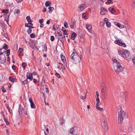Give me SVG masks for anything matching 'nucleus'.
I'll list each match as a JSON object with an SVG mask.
<instances>
[{"mask_svg": "<svg viewBox=\"0 0 135 135\" xmlns=\"http://www.w3.org/2000/svg\"><path fill=\"white\" fill-rule=\"evenodd\" d=\"M114 68L117 73L123 71L124 68H123L117 60H112Z\"/></svg>", "mask_w": 135, "mask_h": 135, "instance_id": "nucleus-1", "label": "nucleus"}, {"mask_svg": "<svg viewBox=\"0 0 135 135\" xmlns=\"http://www.w3.org/2000/svg\"><path fill=\"white\" fill-rule=\"evenodd\" d=\"M128 114L127 113H126L122 109L120 110L118 112V122L120 124L122 123L124 119L127 118Z\"/></svg>", "mask_w": 135, "mask_h": 135, "instance_id": "nucleus-2", "label": "nucleus"}, {"mask_svg": "<svg viewBox=\"0 0 135 135\" xmlns=\"http://www.w3.org/2000/svg\"><path fill=\"white\" fill-rule=\"evenodd\" d=\"M70 133L78 135V128L76 126H74L70 131Z\"/></svg>", "mask_w": 135, "mask_h": 135, "instance_id": "nucleus-3", "label": "nucleus"}, {"mask_svg": "<svg viewBox=\"0 0 135 135\" xmlns=\"http://www.w3.org/2000/svg\"><path fill=\"white\" fill-rule=\"evenodd\" d=\"M123 57L124 58H127L128 59H131L130 53L127 50H126L124 51Z\"/></svg>", "mask_w": 135, "mask_h": 135, "instance_id": "nucleus-4", "label": "nucleus"}, {"mask_svg": "<svg viewBox=\"0 0 135 135\" xmlns=\"http://www.w3.org/2000/svg\"><path fill=\"white\" fill-rule=\"evenodd\" d=\"M72 59H80L78 55L76 52H73L70 56Z\"/></svg>", "mask_w": 135, "mask_h": 135, "instance_id": "nucleus-5", "label": "nucleus"}, {"mask_svg": "<svg viewBox=\"0 0 135 135\" xmlns=\"http://www.w3.org/2000/svg\"><path fill=\"white\" fill-rule=\"evenodd\" d=\"M87 6L85 4H81L79 5L78 7V10L80 11H82L85 8H86Z\"/></svg>", "mask_w": 135, "mask_h": 135, "instance_id": "nucleus-6", "label": "nucleus"}, {"mask_svg": "<svg viewBox=\"0 0 135 135\" xmlns=\"http://www.w3.org/2000/svg\"><path fill=\"white\" fill-rule=\"evenodd\" d=\"M101 122L102 126H105V125L107 124L106 119L105 117L104 116L102 117L101 119Z\"/></svg>", "mask_w": 135, "mask_h": 135, "instance_id": "nucleus-7", "label": "nucleus"}, {"mask_svg": "<svg viewBox=\"0 0 135 135\" xmlns=\"http://www.w3.org/2000/svg\"><path fill=\"white\" fill-rule=\"evenodd\" d=\"M19 112L21 117L24 114V109L20 105L19 106Z\"/></svg>", "mask_w": 135, "mask_h": 135, "instance_id": "nucleus-8", "label": "nucleus"}, {"mask_svg": "<svg viewBox=\"0 0 135 135\" xmlns=\"http://www.w3.org/2000/svg\"><path fill=\"white\" fill-rule=\"evenodd\" d=\"M107 91V90L105 86V85L103 83L102 86L101 92L102 94L103 95H104L105 94V92Z\"/></svg>", "mask_w": 135, "mask_h": 135, "instance_id": "nucleus-9", "label": "nucleus"}, {"mask_svg": "<svg viewBox=\"0 0 135 135\" xmlns=\"http://www.w3.org/2000/svg\"><path fill=\"white\" fill-rule=\"evenodd\" d=\"M57 34L59 35V40H60L62 43L64 42L65 36H64V37H62V34L59 33H58Z\"/></svg>", "mask_w": 135, "mask_h": 135, "instance_id": "nucleus-10", "label": "nucleus"}, {"mask_svg": "<svg viewBox=\"0 0 135 135\" xmlns=\"http://www.w3.org/2000/svg\"><path fill=\"white\" fill-rule=\"evenodd\" d=\"M115 43L116 44L118 45H119L122 46L123 47H126V45L125 44L119 41L118 40H115Z\"/></svg>", "mask_w": 135, "mask_h": 135, "instance_id": "nucleus-11", "label": "nucleus"}, {"mask_svg": "<svg viewBox=\"0 0 135 135\" xmlns=\"http://www.w3.org/2000/svg\"><path fill=\"white\" fill-rule=\"evenodd\" d=\"M27 79H30L32 80L33 79L32 75L31 73H30L29 72H27L26 74Z\"/></svg>", "mask_w": 135, "mask_h": 135, "instance_id": "nucleus-12", "label": "nucleus"}, {"mask_svg": "<svg viewBox=\"0 0 135 135\" xmlns=\"http://www.w3.org/2000/svg\"><path fill=\"white\" fill-rule=\"evenodd\" d=\"M107 13L106 10L104 7H102L101 8L100 14L102 15H104Z\"/></svg>", "mask_w": 135, "mask_h": 135, "instance_id": "nucleus-13", "label": "nucleus"}, {"mask_svg": "<svg viewBox=\"0 0 135 135\" xmlns=\"http://www.w3.org/2000/svg\"><path fill=\"white\" fill-rule=\"evenodd\" d=\"M86 27L89 32H91V31L92 26L89 24H87L86 25Z\"/></svg>", "mask_w": 135, "mask_h": 135, "instance_id": "nucleus-14", "label": "nucleus"}, {"mask_svg": "<svg viewBox=\"0 0 135 135\" xmlns=\"http://www.w3.org/2000/svg\"><path fill=\"white\" fill-rule=\"evenodd\" d=\"M75 22L76 21L74 20H72L71 23L69 24L71 28L73 29L74 27L75 24Z\"/></svg>", "mask_w": 135, "mask_h": 135, "instance_id": "nucleus-15", "label": "nucleus"}, {"mask_svg": "<svg viewBox=\"0 0 135 135\" xmlns=\"http://www.w3.org/2000/svg\"><path fill=\"white\" fill-rule=\"evenodd\" d=\"M26 19L29 25H33V24L31 23L32 21L30 16H27L26 17Z\"/></svg>", "mask_w": 135, "mask_h": 135, "instance_id": "nucleus-16", "label": "nucleus"}, {"mask_svg": "<svg viewBox=\"0 0 135 135\" xmlns=\"http://www.w3.org/2000/svg\"><path fill=\"white\" fill-rule=\"evenodd\" d=\"M114 9L113 8L110 7L108 8V10L111 12L112 14H114L115 12V11L114 10Z\"/></svg>", "mask_w": 135, "mask_h": 135, "instance_id": "nucleus-17", "label": "nucleus"}, {"mask_svg": "<svg viewBox=\"0 0 135 135\" xmlns=\"http://www.w3.org/2000/svg\"><path fill=\"white\" fill-rule=\"evenodd\" d=\"M0 59H6L5 55L3 54V52H1L0 54Z\"/></svg>", "mask_w": 135, "mask_h": 135, "instance_id": "nucleus-18", "label": "nucleus"}, {"mask_svg": "<svg viewBox=\"0 0 135 135\" xmlns=\"http://www.w3.org/2000/svg\"><path fill=\"white\" fill-rule=\"evenodd\" d=\"M104 131L107 132L108 130V126L107 124L105 125V126H102Z\"/></svg>", "mask_w": 135, "mask_h": 135, "instance_id": "nucleus-19", "label": "nucleus"}, {"mask_svg": "<svg viewBox=\"0 0 135 135\" xmlns=\"http://www.w3.org/2000/svg\"><path fill=\"white\" fill-rule=\"evenodd\" d=\"M76 34L75 33H74L72 34L71 35V38L73 40L75 39L76 37Z\"/></svg>", "mask_w": 135, "mask_h": 135, "instance_id": "nucleus-20", "label": "nucleus"}, {"mask_svg": "<svg viewBox=\"0 0 135 135\" xmlns=\"http://www.w3.org/2000/svg\"><path fill=\"white\" fill-rule=\"evenodd\" d=\"M4 16H5V21L8 22V21L9 20V16L6 15V14H4Z\"/></svg>", "mask_w": 135, "mask_h": 135, "instance_id": "nucleus-21", "label": "nucleus"}, {"mask_svg": "<svg viewBox=\"0 0 135 135\" xmlns=\"http://www.w3.org/2000/svg\"><path fill=\"white\" fill-rule=\"evenodd\" d=\"M51 4V2H50L49 1H47L46 2L45 4L46 6H49Z\"/></svg>", "mask_w": 135, "mask_h": 135, "instance_id": "nucleus-22", "label": "nucleus"}, {"mask_svg": "<svg viewBox=\"0 0 135 135\" xmlns=\"http://www.w3.org/2000/svg\"><path fill=\"white\" fill-rule=\"evenodd\" d=\"M29 24L28 23H26L25 25V26L30 28H34V27L32 26L33 25H29Z\"/></svg>", "mask_w": 135, "mask_h": 135, "instance_id": "nucleus-23", "label": "nucleus"}, {"mask_svg": "<svg viewBox=\"0 0 135 135\" xmlns=\"http://www.w3.org/2000/svg\"><path fill=\"white\" fill-rule=\"evenodd\" d=\"M48 8L49 9V13H51L52 11L54 9V7H49Z\"/></svg>", "mask_w": 135, "mask_h": 135, "instance_id": "nucleus-24", "label": "nucleus"}, {"mask_svg": "<svg viewBox=\"0 0 135 135\" xmlns=\"http://www.w3.org/2000/svg\"><path fill=\"white\" fill-rule=\"evenodd\" d=\"M124 52V51H119L118 52V54L119 55H120V56L123 57V55Z\"/></svg>", "mask_w": 135, "mask_h": 135, "instance_id": "nucleus-25", "label": "nucleus"}, {"mask_svg": "<svg viewBox=\"0 0 135 135\" xmlns=\"http://www.w3.org/2000/svg\"><path fill=\"white\" fill-rule=\"evenodd\" d=\"M2 13H5L6 14H8L9 12V11L8 10L3 9L2 10Z\"/></svg>", "mask_w": 135, "mask_h": 135, "instance_id": "nucleus-26", "label": "nucleus"}, {"mask_svg": "<svg viewBox=\"0 0 135 135\" xmlns=\"http://www.w3.org/2000/svg\"><path fill=\"white\" fill-rule=\"evenodd\" d=\"M133 128L132 127H129L128 129V131L129 132H131L133 131Z\"/></svg>", "mask_w": 135, "mask_h": 135, "instance_id": "nucleus-27", "label": "nucleus"}, {"mask_svg": "<svg viewBox=\"0 0 135 135\" xmlns=\"http://www.w3.org/2000/svg\"><path fill=\"white\" fill-rule=\"evenodd\" d=\"M30 106L31 108H34L35 107V106L33 102H32L30 103Z\"/></svg>", "mask_w": 135, "mask_h": 135, "instance_id": "nucleus-28", "label": "nucleus"}, {"mask_svg": "<svg viewBox=\"0 0 135 135\" xmlns=\"http://www.w3.org/2000/svg\"><path fill=\"white\" fill-rule=\"evenodd\" d=\"M9 80L11 81L12 82L14 83L15 81V80L11 76L9 77Z\"/></svg>", "mask_w": 135, "mask_h": 135, "instance_id": "nucleus-29", "label": "nucleus"}, {"mask_svg": "<svg viewBox=\"0 0 135 135\" xmlns=\"http://www.w3.org/2000/svg\"><path fill=\"white\" fill-rule=\"evenodd\" d=\"M8 45H7L6 44H3V48L6 50V49H8Z\"/></svg>", "mask_w": 135, "mask_h": 135, "instance_id": "nucleus-30", "label": "nucleus"}, {"mask_svg": "<svg viewBox=\"0 0 135 135\" xmlns=\"http://www.w3.org/2000/svg\"><path fill=\"white\" fill-rule=\"evenodd\" d=\"M61 60L63 62L64 65L66 66L67 63L66 60Z\"/></svg>", "mask_w": 135, "mask_h": 135, "instance_id": "nucleus-31", "label": "nucleus"}, {"mask_svg": "<svg viewBox=\"0 0 135 135\" xmlns=\"http://www.w3.org/2000/svg\"><path fill=\"white\" fill-rule=\"evenodd\" d=\"M27 65L26 63L25 62H23L22 64V66L24 69H25V67Z\"/></svg>", "mask_w": 135, "mask_h": 135, "instance_id": "nucleus-32", "label": "nucleus"}, {"mask_svg": "<svg viewBox=\"0 0 135 135\" xmlns=\"http://www.w3.org/2000/svg\"><path fill=\"white\" fill-rule=\"evenodd\" d=\"M64 26L66 28H68V24L66 21L64 22Z\"/></svg>", "mask_w": 135, "mask_h": 135, "instance_id": "nucleus-33", "label": "nucleus"}, {"mask_svg": "<svg viewBox=\"0 0 135 135\" xmlns=\"http://www.w3.org/2000/svg\"><path fill=\"white\" fill-rule=\"evenodd\" d=\"M96 108L99 110H100V111H102L103 110V108H101L99 106H96Z\"/></svg>", "mask_w": 135, "mask_h": 135, "instance_id": "nucleus-34", "label": "nucleus"}, {"mask_svg": "<svg viewBox=\"0 0 135 135\" xmlns=\"http://www.w3.org/2000/svg\"><path fill=\"white\" fill-rule=\"evenodd\" d=\"M106 26L107 27H109L110 26L111 24L110 22H106Z\"/></svg>", "mask_w": 135, "mask_h": 135, "instance_id": "nucleus-35", "label": "nucleus"}, {"mask_svg": "<svg viewBox=\"0 0 135 135\" xmlns=\"http://www.w3.org/2000/svg\"><path fill=\"white\" fill-rule=\"evenodd\" d=\"M10 50H8L6 51V52L7 54V56H8L9 55H10Z\"/></svg>", "mask_w": 135, "mask_h": 135, "instance_id": "nucleus-36", "label": "nucleus"}, {"mask_svg": "<svg viewBox=\"0 0 135 135\" xmlns=\"http://www.w3.org/2000/svg\"><path fill=\"white\" fill-rule=\"evenodd\" d=\"M27 79L26 80H24L23 81L22 84H23V85H25V84H26L27 83L28 81Z\"/></svg>", "mask_w": 135, "mask_h": 135, "instance_id": "nucleus-37", "label": "nucleus"}, {"mask_svg": "<svg viewBox=\"0 0 135 135\" xmlns=\"http://www.w3.org/2000/svg\"><path fill=\"white\" fill-rule=\"evenodd\" d=\"M6 60H0V64L4 63Z\"/></svg>", "mask_w": 135, "mask_h": 135, "instance_id": "nucleus-38", "label": "nucleus"}, {"mask_svg": "<svg viewBox=\"0 0 135 135\" xmlns=\"http://www.w3.org/2000/svg\"><path fill=\"white\" fill-rule=\"evenodd\" d=\"M30 37L32 38H34L35 37V35L33 33H32L30 35Z\"/></svg>", "mask_w": 135, "mask_h": 135, "instance_id": "nucleus-39", "label": "nucleus"}, {"mask_svg": "<svg viewBox=\"0 0 135 135\" xmlns=\"http://www.w3.org/2000/svg\"><path fill=\"white\" fill-rule=\"evenodd\" d=\"M20 11L18 9H15L14 11L15 13H18Z\"/></svg>", "mask_w": 135, "mask_h": 135, "instance_id": "nucleus-40", "label": "nucleus"}, {"mask_svg": "<svg viewBox=\"0 0 135 135\" xmlns=\"http://www.w3.org/2000/svg\"><path fill=\"white\" fill-rule=\"evenodd\" d=\"M60 57L61 59H65V56H63L62 54H61Z\"/></svg>", "mask_w": 135, "mask_h": 135, "instance_id": "nucleus-41", "label": "nucleus"}, {"mask_svg": "<svg viewBox=\"0 0 135 135\" xmlns=\"http://www.w3.org/2000/svg\"><path fill=\"white\" fill-rule=\"evenodd\" d=\"M55 76L57 77L58 78H60V75L58 74V73H56L55 74Z\"/></svg>", "mask_w": 135, "mask_h": 135, "instance_id": "nucleus-42", "label": "nucleus"}, {"mask_svg": "<svg viewBox=\"0 0 135 135\" xmlns=\"http://www.w3.org/2000/svg\"><path fill=\"white\" fill-rule=\"evenodd\" d=\"M31 28H29V29L27 31V32L29 34L30 33L32 32V30Z\"/></svg>", "mask_w": 135, "mask_h": 135, "instance_id": "nucleus-43", "label": "nucleus"}, {"mask_svg": "<svg viewBox=\"0 0 135 135\" xmlns=\"http://www.w3.org/2000/svg\"><path fill=\"white\" fill-rule=\"evenodd\" d=\"M50 40L52 41H53L54 40V37L53 36H51Z\"/></svg>", "mask_w": 135, "mask_h": 135, "instance_id": "nucleus-44", "label": "nucleus"}, {"mask_svg": "<svg viewBox=\"0 0 135 135\" xmlns=\"http://www.w3.org/2000/svg\"><path fill=\"white\" fill-rule=\"evenodd\" d=\"M101 104V103L100 102H97L96 106H100Z\"/></svg>", "mask_w": 135, "mask_h": 135, "instance_id": "nucleus-45", "label": "nucleus"}, {"mask_svg": "<svg viewBox=\"0 0 135 135\" xmlns=\"http://www.w3.org/2000/svg\"><path fill=\"white\" fill-rule=\"evenodd\" d=\"M114 24L117 26H118H118L120 25V23L118 22H114Z\"/></svg>", "mask_w": 135, "mask_h": 135, "instance_id": "nucleus-46", "label": "nucleus"}, {"mask_svg": "<svg viewBox=\"0 0 135 135\" xmlns=\"http://www.w3.org/2000/svg\"><path fill=\"white\" fill-rule=\"evenodd\" d=\"M82 99H84L86 98V95H85V96L84 97H83V96H82L80 97Z\"/></svg>", "mask_w": 135, "mask_h": 135, "instance_id": "nucleus-47", "label": "nucleus"}, {"mask_svg": "<svg viewBox=\"0 0 135 135\" xmlns=\"http://www.w3.org/2000/svg\"><path fill=\"white\" fill-rule=\"evenodd\" d=\"M82 16L83 17V18H85L86 17L85 13H83L82 14Z\"/></svg>", "mask_w": 135, "mask_h": 135, "instance_id": "nucleus-48", "label": "nucleus"}, {"mask_svg": "<svg viewBox=\"0 0 135 135\" xmlns=\"http://www.w3.org/2000/svg\"><path fill=\"white\" fill-rule=\"evenodd\" d=\"M118 27L120 28H124V26L123 25L120 24V25L118 26Z\"/></svg>", "mask_w": 135, "mask_h": 135, "instance_id": "nucleus-49", "label": "nucleus"}, {"mask_svg": "<svg viewBox=\"0 0 135 135\" xmlns=\"http://www.w3.org/2000/svg\"><path fill=\"white\" fill-rule=\"evenodd\" d=\"M133 3L132 4V6L133 7V8H134V6H135V1H133Z\"/></svg>", "mask_w": 135, "mask_h": 135, "instance_id": "nucleus-50", "label": "nucleus"}, {"mask_svg": "<svg viewBox=\"0 0 135 135\" xmlns=\"http://www.w3.org/2000/svg\"><path fill=\"white\" fill-rule=\"evenodd\" d=\"M43 22V19H40L39 20V22L40 23H42Z\"/></svg>", "mask_w": 135, "mask_h": 135, "instance_id": "nucleus-51", "label": "nucleus"}, {"mask_svg": "<svg viewBox=\"0 0 135 135\" xmlns=\"http://www.w3.org/2000/svg\"><path fill=\"white\" fill-rule=\"evenodd\" d=\"M2 91L3 92H5L6 91V90L4 87H3Z\"/></svg>", "mask_w": 135, "mask_h": 135, "instance_id": "nucleus-52", "label": "nucleus"}, {"mask_svg": "<svg viewBox=\"0 0 135 135\" xmlns=\"http://www.w3.org/2000/svg\"><path fill=\"white\" fill-rule=\"evenodd\" d=\"M18 51L20 53L22 52V51H23V49L21 48H20L19 49Z\"/></svg>", "mask_w": 135, "mask_h": 135, "instance_id": "nucleus-53", "label": "nucleus"}, {"mask_svg": "<svg viewBox=\"0 0 135 135\" xmlns=\"http://www.w3.org/2000/svg\"><path fill=\"white\" fill-rule=\"evenodd\" d=\"M104 22L106 23V22H108V19L107 18H105L104 19Z\"/></svg>", "mask_w": 135, "mask_h": 135, "instance_id": "nucleus-54", "label": "nucleus"}, {"mask_svg": "<svg viewBox=\"0 0 135 135\" xmlns=\"http://www.w3.org/2000/svg\"><path fill=\"white\" fill-rule=\"evenodd\" d=\"M96 94L97 98L99 97H99V93H98V91H97L96 92Z\"/></svg>", "mask_w": 135, "mask_h": 135, "instance_id": "nucleus-55", "label": "nucleus"}, {"mask_svg": "<svg viewBox=\"0 0 135 135\" xmlns=\"http://www.w3.org/2000/svg\"><path fill=\"white\" fill-rule=\"evenodd\" d=\"M4 119V121L6 122L7 121V119L5 118L4 115H3Z\"/></svg>", "mask_w": 135, "mask_h": 135, "instance_id": "nucleus-56", "label": "nucleus"}, {"mask_svg": "<svg viewBox=\"0 0 135 135\" xmlns=\"http://www.w3.org/2000/svg\"><path fill=\"white\" fill-rule=\"evenodd\" d=\"M12 68L13 70H14L15 69L16 66L14 65H13L12 66Z\"/></svg>", "mask_w": 135, "mask_h": 135, "instance_id": "nucleus-57", "label": "nucleus"}, {"mask_svg": "<svg viewBox=\"0 0 135 135\" xmlns=\"http://www.w3.org/2000/svg\"><path fill=\"white\" fill-rule=\"evenodd\" d=\"M29 101L30 102V103H31L32 102H33L32 99H31V98H29Z\"/></svg>", "mask_w": 135, "mask_h": 135, "instance_id": "nucleus-58", "label": "nucleus"}, {"mask_svg": "<svg viewBox=\"0 0 135 135\" xmlns=\"http://www.w3.org/2000/svg\"><path fill=\"white\" fill-rule=\"evenodd\" d=\"M113 1V0H108L107 2L108 3H110Z\"/></svg>", "mask_w": 135, "mask_h": 135, "instance_id": "nucleus-59", "label": "nucleus"}, {"mask_svg": "<svg viewBox=\"0 0 135 135\" xmlns=\"http://www.w3.org/2000/svg\"><path fill=\"white\" fill-rule=\"evenodd\" d=\"M46 11V8H44L43 9V10H42V11L43 12H45Z\"/></svg>", "mask_w": 135, "mask_h": 135, "instance_id": "nucleus-60", "label": "nucleus"}, {"mask_svg": "<svg viewBox=\"0 0 135 135\" xmlns=\"http://www.w3.org/2000/svg\"><path fill=\"white\" fill-rule=\"evenodd\" d=\"M127 92H125L124 93V95L125 97H127Z\"/></svg>", "mask_w": 135, "mask_h": 135, "instance_id": "nucleus-61", "label": "nucleus"}, {"mask_svg": "<svg viewBox=\"0 0 135 135\" xmlns=\"http://www.w3.org/2000/svg\"><path fill=\"white\" fill-rule=\"evenodd\" d=\"M96 101H97V102H100L99 99V97L97 98L96 99Z\"/></svg>", "mask_w": 135, "mask_h": 135, "instance_id": "nucleus-62", "label": "nucleus"}, {"mask_svg": "<svg viewBox=\"0 0 135 135\" xmlns=\"http://www.w3.org/2000/svg\"><path fill=\"white\" fill-rule=\"evenodd\" d=\"M64 33L65 35H67L68 34V33L65 30L64 31Z\"/></svg>", "mask_w": 135, "mask_h": 135, "instance_id": "nucleus-63", "label": "nucleus"}, {"mask_svg": "<svg viewBox=\"0 0 135 135\" xmlns=\"http://www.w3.org/2000/svg\"><path fill=\"white\" fill-rule=\"evenodd\" d=\"M50 21L49 20H47L46 22V23L47 24H49L50 23Z\"/></svg>", "mask_w": 135, "mask_h": 135, "instance_id": "nucleus-64", "label": "nucleus"}]
</instances>
